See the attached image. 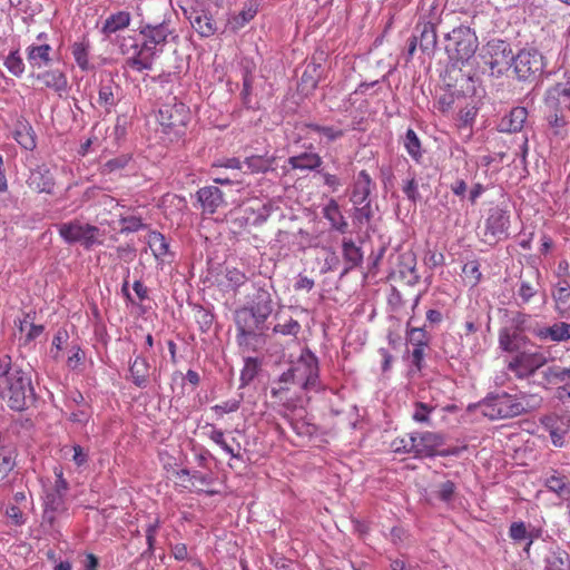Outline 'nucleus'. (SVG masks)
<instances>
[{
  "label": "nucleus",
  "instance_id": "37",
  "mask_svg": "<svg viewBox=\"0 0 570 570\" xmlns=\"http://www.w3.org/2000/svg\"><path fill=\"white\" fill-rule=\"evenodd\" d=\"M71 53L72 57L77 63V66L82 71H88L91 69V66L89 63V43L81 41V42H75L71 46Z\"/></svg>",
  "mask_w": 570,
  "mask_h": 570
},
{
  "label": "nucleus",
  "instance_id": "1",
  "mask_svg": "<svg viewBox=\"0 0 570 570\" xmlns=\"http://www.w3.org/2000/svg\"><path fill=\"white\" fill-rule=\"evenodd\" d=\"M272 286H253L247 304L234 313L237 330L236 340L239 346L250 345L267 330L266 321L274 311Z\"/></svg>",
  "mask_w": 570,
  "mask_h": 570
},
{
  "label": "nucleus",
  "instance_id": "24",
  "mask_svg": "<svg viewBox=\"0 0 570 570\" xmlns=\"http://www.w3.org/2000/svg\"><path fill=\"white\" fill-rule=\"evenodd\" d=\"M415 29L420 32L417 41L421 50L426 55H431L438 43L436 23L433 21L419 22Z\"/></svg>",
  "mask_w": 570,
  "mask_h": 570
},
{
  "label": "nucleus",
  "instance_id": "3",
  "mask_svg": "<svg viewBox=\"0 0 570 570\" xmlns=\"http://www.w3.org/2000/svg\"><path fill=\"white\" fill-rule=\"evenodd\" d=\"M281 386L278 390L273 389L272 394L276 396L283 391H289V385L298 386L303 391H318L320 390V367L318 360L315 354L306 348L299 357L292 362L287 371H285L278 379Z\"/></svg>",
  "mask_w": 570,
  "mask_h": 570
},
{
  "label": "nucleus",
  "instance_id": "30",
  "mask_svg": "<svg viewBox=\"0 0 570 570\" xmlns=\"http://www.w3.org/2000/svg\"><path fill=\"white\" fill-rule=\"evenodd\" d=\"M323 216L330 222L331 228L345 234L348 230V223L343 216L336 199L331 198L323 208Z\"/></svg>",
  "mask_w": 570,
  "mask_h": 570
},
{
  "label": "nucleus",
  "instance_id": "44",
  "mask_svg": "<svg viewBox=\"0 0 570 570\" xmlns=\"http://www.w3.org/2000/svg\"><path fill=\"white\" fill-rule=\"evenodd\" d=\"M455 490V483L453 481L448 480L438 484L436 490L434 491V495L440 501L449 504L452 502L454 498Z\"/></svg>",
  "mask_w": 570,
  "mask_h": 570
},
{
  "label": "nucleus",
  "instance_id": "14",
  "mask_svg": "<svg viewBox=\"0 0 570 570\" xmlns=\"http://www.w3.org/2000/svg\"><path fill=\"white\" fill-rule=\"evenodd\" d=\"M121 86L115 80L112 75L101 78L98 90V104L110 114L121 99Z\"/></svg>",
  "mask_w": 570,
  "mask_h": 570
},
{
  "label": "nucleus",
  "instance_id": "15",
  "mask_svg": "<svg viewBox=\"0 0 570 570\" xmlns=\"http://www.w3.org/2000/svg\"><path fill=\"white\" fill-rule=\"evenodd\" d=\"M65 499L66 495L60 493L59 490H53L50 487L45 490L42 513L43 523H48L50 527H53L57 514L62 513L66 510Z\"/></svg>",
  "mask_w": 570,
  "mask_h": 570
},
{
  "label": "nucleus",
  "instance_id": "6",
  "mask_svg": "<svg viewBox=\"0 0 570 570\" xmlns=\"http://www.w3.org/2000/svg\"><path fill=\"white\" fill-rule=\"evenodd\" d=\"M57 229L65 243L69 245L79 243L87 250L104 244V230L78 219L58 224Z\"/></svg>",
  "mask_w": 570,
  "mask_h": 570
},
{
  "label": "nucleus",
  "instance_id": "19",
  "mask_svg": "<svg viewBox=\"0 0 570 570\" xmlns=\"http://www.w3.org/2000/svg\"><path fill=\"white\" fill-rule=\"evenodd\" d=\"M375 184L366 170H361L352 186L350 200L354 205H361L364 202H371L370 196L374 189Z\"/></svg>",
  "mask_w": 570,
  "mask_h": 570
},
{
  "label": "nucleus",
  "instance_id": "34",
  "mask_svg": "<svg viewBox=\"0 0 570 570\" xmlns=\"http://www.w3.org/2000/svg\"><path fill=\"white\" fill-rule=\"evenodd\" d=\"M541 381L539 385L547 387L548 385H557L560 383H566V367H561L559 365H551L543 368L540 372Z\"/></svg>",
  "mask_w": 570,
  "mask_h": 570
},
{
  "label": "nucleus",
  "instance_id": "32",
  "mask_svg": "<svg viewBox=\"0 0 570 570\" xmlns=\"http://www.w3.org/2000/svg\"><path fill=\"white\" fill-rule=\"evenodd\" d=\"M403 146L406 149L409 156L416 163L421 164L423 159L424 150L421 145V140L416 132L409 128L403 137Z\"/></svg>",
  "mask_w": 570,
  "mask_h": 570
},
{
  "label": "nucleus",
  "instance_id": "59",
  "mask_svg": "<svg viewBox=\"0 0 570 570\" xmlns=\"http://www.w3.org/2000/svg\"><path fill=\"white\" fill-rule=\"evenodd\" d=\"M253 81V76L250 75L249 71H246L243 76V89L240 92L243 102L246 107H250Z\"/></svg>",
  "mask_w": 570,
  "mask_h": 570
},
{
  "label": "nucleus",
  "instance_id": "31",
  "mask_svg": "<svg viewBox=\"0 0 570 570\" xmlns=\"http://www.w3.org/2000/svg\"><path fill=\"white\" fill-rule=\"evenodd\" d=\"M131 17L128 11H118L110 14L101 27V32L109 37L111 33L124 30L130 23Z\"/></svg>",
  "mask_w": 570,
  "mask_h": 570
},
{
  "label": "nucleus",
  "instance_id": "33",
  "mask_svg": "<svg viewBox=\"0 0 570 570\" xmlns=\"http://www.w3.org/2000/svg\"><path fill=\"white\" fill-rule=\"evenodd\" d=\"M148 371L149 365L146 358L136 357V360L131 363L129 368L132 382L136 386L141 389L147 386Z\"/></svg>",
  "mask_w": 570,
  "mask_h": 570
},
{
  "label": "nucleus",
  "instance_id": "35",
  "mask_svg": "<svg viewBox=\"0 0 570 570\" xmlns=\"http://www.w3.org/2000/svg\"><path fill=\"white\" fill-rule=\"evenodd\" d=\"M306 127L324 137L326 144H332L345 136V130L335 126H323L314 122L306 124Z\"/></svg>",
  "mask_w": 570,
  "mask_h": 570
},
{
  "label": "nucleus",
  "instance_id": "57",
  "mask_svg": "<svg viewBox=\"0 0 570 570\" xmlns=\"http://www.w3.org/2000/svg\"><path fill=\"white\" fill-rule=\"evenodd\" d=\"M209 439L219 445L232 458H239V454L235 453L234 449L226 443L224 432L222 430L213 429L209 433Z\"/></svg>",
  "mask_w": 570,
  "mask_h": 570
},
{
  "label": "nucleus",
  "instance_id": "58",
  "mask_svg": "<svg viewBox=\"0 0 570 570\" xmlns=\"http://www.w3.org/2000/svg\"><path fill=\"white\" fill-rule=\"evenodd\" d=\"M228 284L234 288H238L244 285L247 281L245 273L238 271L237 268H230L226 271L225 275Z\"/></svg>",
  "mask_w": 570,
  "mask_h": 570
},
{
  "label": "nucleus",
  "instance_id": "52",
  "mask_svg": "<svg viewBox=\"0 0 570 570\" xmlns=\"http://www.w3.org/2000/svg\"><path fill=\"white\" fill-rule=\"evenodd\" d=\"M259 368V362L257 358L248 357L245 361V366L240 373V381L244 385L248 384L257 375Z\"/></svg>",
  "mask_w": 570,
  "mask_h": 570
},
{
  "label": "nucleus",
  "instance_id": "64",
  "mask_svg": "<svg viewBox=\"0 0 570 570\" xmlns=\"http://www.w3.org/2000/svg\"><path fill=\"white\" fill-rule=\"evenodd\" d=\"M479 263L476 261H471V262H468L464 266H463V273L466 275V276H470L474 279V283L476 284L478 282H480L481 277H482V274L480 272V268H479Z\"/></svg>",
  "mask_w": 570,
  "mask_h": 570
},
{
  "label": "nucleus",
  "instance_id": "54",
  "mask_svg": "<svg viewBox=\"0 0 570 570\" xmlns=\"http://www.w3.org/2000/svg\"><path fill=\"white\" fill-rule=\"evenodd\" d=\"M373 215L374 213L371 202H364L361 205H355L353 218L360 224L368 223L372 219Z\"/></svg>",
  "mask_w": 570,
  "mask_h": 570
},
{
  "label": "nucleus",
  "instance_id": "41",
  "mask_svg": "<svg viewBox=\"0 0 570 570\" xmlns=\"http://www.w3.org/2000/svg\"><path fill=\"white\" fill-rule=\"evenodd\" d=\"M148 244L157 258L164 257L168 253L169 244L167 243L165 236L158 232H153L149 235Z\"/></svg>",
  "mask_w": 570,
  "mask_h": 570
},
{
  "label": "nucleus",
  "instance_id": "10",
  "mask_svg": "<svg viewBox=\"0 0 570 570\" xmlns=\"http://www.w3.org/2000/svg\"><path fill=\"white\" fill-rule=\"evenodd\" d=\"M548 362L547 356L539 351H530L529 348L515 354L508 364L511 371L519 380H525L533 376Z\"/></svg>",
  "mask_w": 570,
  "mask_h": 570
},
{
  "label": "nucleus",
  "instance_id": "45",
  "mask_svg": "<svg viewBox=\"0 0 570 570\" xmlns=\"http://www.w3.org/2000/svg\"><path fill=\"white\" fill-rule=\"evenodd\" d=\"M14 138L17 142L27 150L36 148V137L30 126H23L22 130H17Z\"/></svg>",
  "mask_w": 570,
  "mask_h": 570
},
{
  "label": "nucleus",
  "instance_id": "51",
  "mask_svg": "<svg viewBox=\"0 0 570 570\" xmlns=\"http://www.w3.org/2000/svg\"><path fill=\"white\" fill-rule=\"evenodd\" d=\"M510 328L515 330V331L532 333V330L534 328V326H532V324H531L530 315H528L525 313L517 312L511 317V327Z\"/></svg>",
  "mask_w": 570,
  "mask_h": 570
},
{
  "label": "nucleus",
  "instance_id": "4",
  "mask_svg": "<svg viewBox=\"0 0 570 570\" xmlns=\"http://www.w3.org/2000/svg\"><path fill=\"white\" fill-rule=\"evenodd\" d=\"M0 397L13 411H24L36 402V392L29 374L14 367L0 384Z\"/></svg>",
  "mask_w": 570,
  "mask_h": 570
},
{
  "label": "nucleus",
  "instance_id": "62",
  "mask_svg": "<svg viewBox=\"0 0 570 570\" xmlns=\"http://www.w3.org/2000/svg\"><path fill=\"white\" fill-rule=\"evenodd\" d=\"M240 406V400H228L223 402L222 404H216L212 407L213 411L218 413L219 415L224 413L236 412Z\"/></svg>",
  "mask_w": 570,
  "mask_h": 570
},
{
  "label": "nucleus",
  "instance_id": "29",
  "mask_svg": "<svg viewBox=\"0 0 570 570\" xmlns=\"http://www.w3.org/2000/svg\"><path fill=\"white\" fill-rule=\"evenodd\" d=\"M27 60L32 68L47 67L51 62L52 48L48 43H32L27 48Z\"/></svg>",
  "mask_w": 570,
  "mask_h": 570
},
{
  "label": "nucleus",
  "instance_id": "2",
  "mask_svg": "<svg viewBox=\"0 0 570 570\" xmlns=\"http://www.w3.org/2000/svg\"><path fill=\"white\" fill-rule=\"evenodd\" d=\"M140 35L144 38L142 43L135 45L134 56L126 60V65L138 72L150 70L155 57L163 52L166 43L178 39V35L170 27L169 21L144 24L140 27Z\"/></svg>",
  "mask_w": 570,
  "mask_h": 570
},
{
  "label": "nucleus",
  "instance_id": "48",
  "mask_svg": "<svg viewBox=\"0 0 570 570\" xmlns=\"http://www.w3.org/2000/svg\"><path fill=\"white\" fill-rule=\"evenodd\" d=\"M538 283H532L520 277V286L518 289V297L521 299V304H528L530 299L538 293Z\"/></svg>",
  "mask_w": 570,
  "mask_h": 570
},
{
  "label": "nucleus",
  "instance_id": "38",
  "mask_svg": "<svg viewBox=\"0 0 570 570\" xmlns=\"http://www.w3.org/2000/svg\"><path fill=\"white\" fill-rule=\"evenodd\" d=\"M544 485L561 498L570 494V482L564 475L554 473L546 479Z\"/></svg>",
  "mask_w": 570,
  "mask_h": 570
},
{
  "label": "nucleus",
  "instance_id": "22",
  "mask_svg": "<svg viewBox=\"0 0 570 570\" xmlns=\"http://www.w3.org/2000/svg\"><path fill=\"white\" fill-rule=\"evenodd\" d=\"M204 214H214L224 204V194L216 186H206L197 191Z\"/></svg>",
  "mask_w": 570,
  "mask_h": 570
},
{
  "label": "nucleus",
  "instance_id": "13",
  "mask_svg": "<svg viewBox=\"0 0 570 570\" xmlns=\"http://www.w3.org/2000/svg\"><path fill=\"white\" fill-rule=\"evenodd\" d=\"M184 16L193 29L203 38L212 37L217 31L216 22L210 12L200 3H191L183 8Z\"/></svg>",
  "mask_w": 570,
  "mask_h": 570
},
{
  "label": "nucleus",
  "instance_id": "63",
  "mask_svg": "<svg viewBox=\"0 0 570 570\" xmlns=\"http://www.w3.org/2000/svg\"><path fill=\"white\" fill-rule=\"evenodd\" d=\"M55 476H56V481H55L53 485H51L50 488H52L53 490H59L60 493L67 495V492L69 490V483L63 478L62 469L56 468Z\"/></svg>",
  "mask_w": 570,
  "mask_h": 570
},
{
  "label": "nucleus",
  "instance_id": "53",
  "mask_svg": "<svg viewBox=\"0 0 570 570\" xmlns=\"http://www.w3.org/2000/svg\"><path fill=\"white\" fill-rule=\"evenodd\" d=\"M434 411V406L423 403L416 402L414 404V412L412 414V419L419 423H430V414Z\"/></svg>",
  "mask_w": 570,
  "mask_h": 570
},
{
  "label": "nucleus",
  "instance_id": "12",
  "mask_svg": "<svg viewBox=\"0 0 570 570\" xmlns=\"http://www.w3.org/2000/svg\"><path fill=\"white\" fill-rule=\"evenodd\" d=\"M410 446L414 449V458L424 459L438 455L439 448L445 443V438L436 432L411 433Z\"/></svg>",
  "mask_w": 570,
  "mask_h": 570
},
{
  "label": "nucleus",
  "instance_id": "40",
  "mask_svg": "<svg viewBox=\"0 0 570 570\" xmlns=\"http://www.w3.org/2000/svg\"><path fill=\"white\" fill-rule=\"evenodd\" d=\"M402 190L406 198L416 204L422 199V196L419 191V184L415 178V173L409 171V177L403 181Z\"/></svg>",
  "mask_w": 570,
  "mask_h": 570
},
{
  "label": "nucleus",
  "instance_id": "20",
  "mask_svg": "<svg viewBox=\"0 0 570 570\" xmlns=\"http://www.w3.org/2000/svg\"><path fill=\"white\" fill-rule=\"evenodd\" d=\"M532 334L540 341L563 342L570 340V323L557 322L550 326L535 325Z\"/></svg>",
  "mask_w": 570,
  "mask_h": 570
},
{
  "label": "nucleus",
  "instance_id": "36",
  "mask_svg": "<svg viewBox=\"0 0 570 570\" xmlns=\"http://www.w3.org/2000/svg\"><path fill=\"white\" fill-rule=\"evenodd\" d=\"M570 564L569 553L564 550L557 549L551 551L546 558L547 570H567Z\"/></svg>",
  "mask_w": 570,
  "mask_h": 570
},
{
  "label": "nucleus",
  "instance_id": "27",
  "mask_svg": "<svg viewBox=\"0 0 570 570\" xmlns=\"http://www.w3.org/2000/svg\"><path fill=\"white\" fill-rule=\"evenodd\" d=\"M510 226V215L507 210L494 207L490 209L489 217L487 218V229L493 236L507 235Z\"/></svg>",
  "mask_w": 570,
  "mask_h": 570
},
{
  "label": "nucleus",
  "instance_id": "26",
  "mask_svg": "<svg viewBox=\"0 0 570 570\" xmlns=\"http://www.w3.org/2000/svg\"><path fill=\"white\" fill-rule=\"evenodd\" d=\"M37 79L42 81L46 88L52 89L59 96H62L69 88L66 73L59 69H50L37 75Z\"/></svg>",
  "mask_w": 570,
  "mask_h": 570
},
{
  "label": "nucleus",
  "instance_id": "5",
  "mask_svg": "<svg viewBox=\"0 0 570 570\" xmlns=\"http://www.w3.org/2000/svg\"><path fill=\"white\" fill-rule=\"evenodd\" d=\"M480 16H473L471 20L472 27L461 24L445 35L444 48L451 60L465 62L474 56L479 47L475 29L480 24Z\"/></svg>",
  "mask_w": 570,
  "mask_h": 570
},
{
  "label": "nucleus",
  "instance_id": "56",
  "mask_svg": "<svg viewBox=\"0 0 570 570\" xmlns=\"http://www.w3.org/2000/svg\"><path fill=\"white\" fill-rule=\"evenodd\" d=\"M299 330H301L299 323L293 318H289V321H287L284 324H276L273 327L274 333L282 334V335H291V336H296L297 333L299 332Z\"/></svg>",
  "mask_w": 570,
  "mask_h": 570
},
{
  "label": "nucleus",
  "instance_id": "17",
  "mask_svg": "<svg viewBox=\"0 0 570 570\" xmlns=\"http://www.w3.org/2000/svg\"><path fill=\"white\" fill-rule=\"evenodd\" d=\"M546 104L551 109L570 110V71L566 81L556 83L547 91Z\"/></svg>",
  "mask_w": 570,
  "mask_h": 570
},
{
  "label": "nucleus",
  "instance_id": "25",
  "mask_svg": "<svg viewBox=\"0 0 570 570\" xmlns=\"http://www.w3.org/2000/svg\"><path fill=\"white\" fill-rule=\"evenodd\" d=\"M287 164L292 169L318 171L323 159L317 153L304 151L298 155L291 156Z\"/></svg>",
  "mask_w": 570,
  "mask_h": 570
},
{
  "label": "nucleus",
  "instance_id": "50",
  "mask_svg": "<svg viewBox=\"0 0 570 570\" xmlns=\"http://www.w3.org/2000/svg\"><path fill=\"white\" fill-rule=\"evenodd\" d=\"M195 320L199 326V330L206 333L213 325L214 314L203 306H197L195 308Z\"/></svg>",
  "mask_w": 570,
  "mask_h": 570
},
{
  "label": "nucleus",
  "instance_id": "23",
  "mask_svg": "<svg viewBox=\"0 0 570 570\" xmlns=\"http://www.w3.org/2000/svg\"><path fill=\"white\" fill-rule=\"evenodd\" d=\"M29 186L38 193L53 194L55 178L46 166L33 169L29 177Z\"/></svg>",
  "mask_w": 570,
  "mask_h": 570
},
{
  "label": "nucleus",
  "instance_id": "18",
  "mask_svg": "<svg viewBox=\"0 0 570 570\" xmlns=\"http://www.w3.org/2000/svg\"><path fill=\"white\" fill-rule=\"evenodd\" d=\"M540 530L527 525L523 521H514L509 527V538L515 543L524 542L523 552L529 557L533 541L539 537Z\"/></svg>",
  "mask_w": 570,
  "mask_h": 570
},
{
  "label": "nucleus",
  "instance_id": "7",
  "mask_svg": "<svg viewBox=\"0 0 570 570\" xmlns=\"http://www.w3.org/2000/svg\"><path fill=\"white\" fill-rule=\"evenodd\" d=\"M481 409L490 420H504L521 415L523 407L518 404V395L500 392L489 394L482 401Z\"/></svg>",
  "mask_w": 570,
  "mask_h": 570
},
{
  "label": "nucleus",
  "instance_id": "46",
  "mask_svg": "<svg viewBox=\"0 0 570 570\" xmlns=\"http://www.w3.org/2000/svg\"><path fill=\"white\" fill-rule=\"evenodd\" d=\"M119 222L121 224V234L135 233L146 228V224H144L141 218L136 215L121 216Z\"/></svg>",
  "mask_w": 570,
  "mask_h": 570
},
{
  "label": "nucleus",
  "instance_id": "11",
  "mask_svg": "<svg viewBox=\"0 0 570 570\" xmlns=\"http://www.w3.org/2000/svg\"><path fill=\"white\" fill-rule=\"evenodd\" d=\"M188 120L189 112L183 102L165 104L159 108L158 121L164 131H174L176 136H181Z\"/></svg>",
  "mask_w": 570,
  "mask_h": 570
},
{
  "label": "nucleus",
  "instance_id": "39",
  "mask_svg": "<svg viewBox=\"0 0 570 570\" xmlns=\"http://www.w3.org/2000/svg\"><path fill=\"white\" fill-rule=\"evenodd\" d=\"M273 163H274L273 157L269 158L266 156H258V155L246 157V159L244 161L247 169L252 174L266 173V171L271 170L273 167Z\"/></svg>",
  "mask_w": 570,
  "mask_h": 570
},
{
  "label": "nucleus",
  "instance_id": "9",
  "mask_svg": "<svg viewBox=\"0 0 570 570\" xmlns=\"http://www.w3.org/2000/svg\"><path fill=\"white\" fill-rule=\"evenodd\" d=\"M512 67L519 80H534L543 71L544 58L539 50L525 48L514 56Z\"/></svg>",
  "mask_w": 570,
  "mask_h": 570
},
{
  "label": "nucleus",
  "instance_id": "28",
  "mask_svg": "<svg viewBox=\"0 0 570 570\" xmlns=\"http://www.w3.org/2000/svg\"><path fill=\"white\" fill-rule=\"evenodd\" d=\"M342 253L345 262V267L341 272V278L344 277L350 271L357 267L363 262V253L358 246L351 238H344L342 243Z\"/></svg>",
  "mask_w": 570,
  "mask_h": 570
},
{
  "label": "nucleus",
  "instance_id": "61",
  "mask_svg": "<svg viewBox=\"0 0 570 570\" xmlns=\"http://www.w3.org/2000/svg\"><path fill=\"white\" fill-rule=\"evenodd\" d=\"M552 296L557 302L566 303L570 298V285L563 279L560 281L552 292Z\"/></svg>",
  "mask_w": 570,
  "mask_h": 570
},
{
  "label": "nucleus",
  "instance_id": "55",
  "mask_svg": "<svg viewBox=\"0 0 570 570\" xmlns=\"http://www.w3.org/2000/svg\"><path fill=\"white\" fill-rule=\"evenodd\" d=\"M317 173L322 176L324 185L333 193L344 185V180L337 174H331L321 169Z\"/></svg>",
  "mask_w": 570,
  "mask_h": 570
},
{
  "label": "nucleus",
  "instance_id": "8",
  "mask_svg": "<svg viewBox=\"0 0 570 570\" xmlns=\"http://www.w3.org/2000/svg\"><path fill=\"white\" fill-rule=\"evenodd\" d=\"M513 58L511 46L504 40L493 39L483 47L482 59L494 77L507 72L512 67Z\"/></svg>",
  "mask_w": 570,
  "mask_h": 570
},
{
  "label": "nucleus",
  "instance_id": "42",
  "mask_svg": "<svg viewBox=\"0 0 570 570\" xmlns=\"http://www.w3.org/2000/svg\"><path fill=\"white\" fill-rule=\"evenodd\" d=\"M407 341L413 346L428 347L430 337L425 330V325L422 327H407L406 331Z\"/></svg>",
  "mask_w": 570,
  "mask_h": 570
},
{
  "label": "nucleus",
  "instance_id": "60",
  "mask_svg": "<svg viewBox=\"0 0 570 570\" xmlns=\"http://www.w3.org/2000/svg\"><path fill=\"white\" fill-rule=\"evenodd\" d=\"M257 9L250 4L247 8H244L235 18L234 24L236 28L244 27L247 22H249L256 14Z\"/></svg>",
  "mask_w": 570,
  "mask_h": 570
},
{
  "label": "nucleus",
  "instance_id": "47",
  "mask_svg": "<svg viewBox=\"0 0 570 570\" xmlns=\"http://www.w3.org/2000/svg\"><path fill=\"white\" fill-rule=\"evenodd\" d=\"M518 404L520 407H523L521 411V415L525 413H530L539 409L542 404V399L532 394H520L518 395Z\"/></svg>",
  "mask_w": 570,
  "mask_h": 570
},
{
  "label": "nucleus",
  "instance_id": "16",
  "mask_svg": "<svg viewBox=\"0 0 570 570\" xmlns=\"http://www.w3.org/2000/svg\"><path fill=\"white\" fill-rule=\"evenodd\" d=\"M529 344L530 341L524 335V332L509 327H503L499 332V346L504 352L518 354L528 350Z\"/></svg>",
  "mask_w": 570,
  "mask_h": 570
},
{
  "label": "nucleus",
  "instance_id": "21",
  "mask_svg": "<svg viewBox=\"0 0 570 570\" xmlns=\"http://www.w3.org/2000/svg\"><path fill=\"white\" fill-rule=\"evenodd\" d=\"M528 119V110L524 107H514L500 119L498 129L501 132H520Z\"/></svg>",
  "mask_w": 570,
  "mask_h": 570
},
{
  "label": "nucleus",
  "instance_id": "49",
  "mask_svg": "<svg viewBox=\"0 0 570 570\" xmlns=\"http://www.w3.org/2000/svg\"><path fill=\"white\" fill-rule=\"evenodd\" d=\"M4 66L16 77H20L24 71V63L18 51H11L8 55Z\"/></svg>",
  "mask_w": 570,
  "mask_h": 570
},
{
  "label": "nucleus",
  "instance_id": "43",
  "mask_svg": "<svg viewBox=\"0 0 570 570\" xmlns=\"http://www.w3.org/2000/svg\"><path fill=\"white\" fill-rule=\"evenodd\" d=\"M14 468V461L10 450H0V487L4 485L10 472Z\"/></svg>",
  "mask_w": 570,
  "mask_h": 570
}]
</instances>
